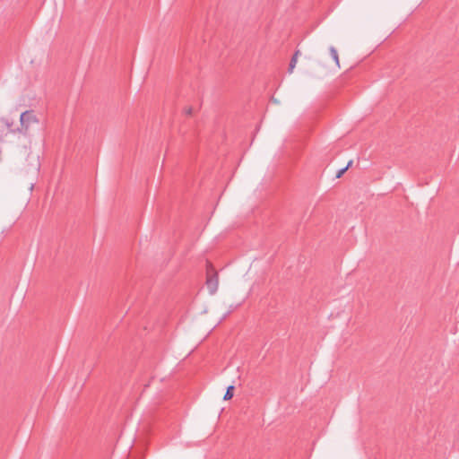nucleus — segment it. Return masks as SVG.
<instances>
[{"mask_svg":"<svg viewBox=\"0 0 459 459\" xmlns=\"http://www.w3.org/2000/svg\"><path fill=\"white\" fill-rule=\"evenodd\" d=\"M207 265V275H206V287L209 290V293L211 295H213L216 293L218 290V284H219V276L218 273L214 270L212 264L210 262H206Z\"/></svg>","mask_w":459,"mask_h":459,"instance_id":"2","label":"nucleus"},{"mask_svg":"<svg viewBox=\"0 0 459 459\" xmlns=\"http://www.w3.org/2000/svg\"><path fill=\"white\" fill-rule=\"evenodd\" d=\"M39 123V120L33 110H25L20 116V126L13 127V121L5 117L0 118V131L6 128L10 134H21L24 136L29 134L32 125Z\"/></svg>","mask_w":459,"mask_h":459,"instance_id":"1","label":"nucleus"},{"mask_svg":"<svg viewBox=\"0 0 459 459\" xmlns=\"http://www.w3.org/2000/svg\"><path fill=\"white\" fill-rule=\"evenodd\" d=\"M352 163H353V160H351L344 168H347V169H348L350 167H351Z\"/></svg>","mask_w":459,"mask_h":459,"instance_id":"9","label":"nucleus"},{"mask_svg":"<svg viewBox=\"0 0 459 459\" xmlns=\"http://www.w3.org/2000/svg\"><path fill=\"white\" fill-rule=\"evenodd\" d=\"M185 112L186 115L190 116L193 113V108L191 107H188L185 109Z\"/></svg>","mask_w":459,"mask_h":459,"instance_id":"7","label":"nucleus"},{"mask_svg":"<svg viewBox=\"0 0 459 459\" xmlns=\"http://www.w3.org/2000/svg\"><path fill=\"white\" fill-rule=\"evenodd\" d=\"M234 390H235V386L233 385H229L226 389V393L224 394L223 400L224 401L230 400L234 395Z\"/></svg>","mask_w":459,"mask_h":459,"instance_id":"3","label":"nucleus"},{"mask_svg":"<svg viewBox=\"0 0 459 459\" xmlns=\"http://www.w3.org/2000/svg\"><path fill=\"white\" fill-rule=\"evenodd\" d=\"M347 171V168H342L340 169L337 172H336V175H335V178H340L342 177V175Z\"/></svg>","mask_w":459,"mask_h":459,"instance_id":"6","label":"nucleus"},{"mask_svg":"<svg viewBox=\"0 0 459 459\" xmlns=\"http://www.w3.org/2000/svg\"><path fill=\"white\" fill-rule=\"evenodd\" d=\"M299 53H300L299 50H296L295 53L293 54L292 57H295L296 59H298Z\"/></svg>","mask_w":459,"mask_h":459,"instance_id":"8","label":"nucleus"},{"mask_svg":"<svg viewBox=\"0 0 459 459\" xmlns=\"http://www.w3.org/2000/svg\"><path fill=\"white\" fill-rule=\"evenodd\" d=\"M296 64H297V59L295 57H291L290 64H289V67H288V72L290 74H291L293 72V69H294Z\"/></svg>","mask_w":459,"mask_h":459,"instance_id":"5","label":"nucleus"},{"mask_svg":"<svg viewBox=\"0 0 459 459\" xmlns=\"http://www.w3.org/2000/svg\"><path fill=\"white\" fill-rule=\"evenodd\" d=\"M329 50H330L331 56L334 60L335 64L338 66H340V65H339V56H338V53H337L336 48L334 47H330Z\"/></svg>","mask_w":459,"mask_h":459,"instance_id":"4","label":"nucleus"}]
</instances>
